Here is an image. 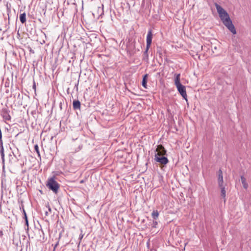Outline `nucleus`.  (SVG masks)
I'll list each match as a JSON object with an SVG mask.
<instances>
[{"label": "nucleus", "mask_w": 251, "mask_h": 251, "mask_svg": "<svg viewBox=\"0 0 251 251\" xmlns=\"http://www.w3.org/2000/svg\"><path fill=\"white\" fill-rule=\"evenodd\" d=\"M45 215H46V216H48L49 215V212L48 211H46L45 212Z\"/></svg>", "instance_id": "412c9836"}, {"label": "nucleus", "mask_w": 251, "mask_h": 251, "mask_svg": "<svg viewBox=\"0 0 251 251\" xmlns=\"http://www.w3.org/2000/svg\"><path fill=\"white\" fill-rule=\"evenodd\" d=\"M10 111L8 110V108H2L1 112L0 114L3 119L5 121H10L11 120V116L9 115Z\"/></svg>", "instance_id": "39448f33"}, {"label": "nucleus", "mask_w": 251, "mask_h": 251, "mask_svg": "<svg viewBox=\"0 0 251 251\" xmlns=\"http://www.w3.org/2000/svg\"><path fill=\"white\" fill-rule=\"evenodd\" d=\"M148 77V75L146 74L144 75L142 82V86L145 88H147V78Z\"/></svg>", "instance_id": "9d476101"}, {"label": "nucleus", "mask_w": 251, "mask_h": 251, "mask_svg": "<svg viewBox=\"0 0 251 251\" xmlns=\"http://www.w3.org/2000/svg\"><path fill=\"white\" fill-rule=\"evenodd\" d=\"M154 160L157 162L160 163L161 164L166 165L167 164L169 160L168 158L166 157H165L164 156H154Z\"/></svg>", "instance_id": "0eeeda50"}, {"label": "nucleus", "mask_w": 251, "mask_h": 251, "mask_svg": "<svg viewBox=\"0 0 251 251\" xmlns=\"http://www.w3.org/2000/svg\"><path fill=\"white\" fill-rule=\"evenodd\" d=\"M215 7L219 14V17L222 21L223 24L228 28V29L233 34L236 33V29L234 25L229 16L227 12L220 5L215 3Z\"/></svg>", "instance_id": "f257e3e1"}, {"label": "nucleus", "mask_w": 251, "mask_h": 251, "mask_svg": "<svg viewBox=\"0 0 251 251\" xmlns=\"http://www.w3.org/2000/svg\"><path fill=\"white\" fill-rule=\"evenodd\" d=\"M83 237V235L82 234H81L79 235V239H80V240H81V239H82Z\"/></svg>", "instance_id": "a211bd4d"}, {"label": "nucleus", "mask_w": 251, "mask_h": 251, "mask_svg": "<svg viewBox=\"0 0 251 251\" xmlns=\"http://www.w3.org/2000/svg\"><path fill=\"white\" fill-rule=\"evenodd\" d=\"M218 185L219 186H222V184H223V172L221 169H220L218 172Z\"/></svg>", "instance_id": "6e6552de"}, {"label": "nucleus", "mask_w": 251, "mask_h": 251, "mask_svg": "<svg viewBox=\"0 0 251 251\" xmlns=\"http://www.w3.org/2000/svg\"><path fill=\"white\" fill-rule=\"evenodd\" d=\"M34 149H35L36 152H37V153L38 154V157L41 158V156H40V152H39V147H38V146L37 145H35L34 146Z\"/></svg>", "instance_id": "dca6fc26"}, {"label": "nucleus", "mask_w": 251, "mask_h": 251, "mask_svg": "<svg viewBox=\"0 0 251 251\" xmlns=\"http://www.w3.org/2000/svg\"><path fill=\"white\" fill-rule=\"evenodd\" d=\"M152 38V30L151 29L148 31L147 36V45L146 50L144 52V56L143 59L146 61L148 60L149 59V55H148V50L151 44Z\"/></svg>", "instance_id": "20e7f679"}, {"label": "nucleus", "mask_w": 251, "mask_h": 251, "mask_svg": "<svg viewBox=\"0 0 251 251\" xmlns=\"http://www.w3.org/2000/svg\"><path fill=\"white\" fill-rule=\"evenodd\" d=\"M20 21L22 24H24L26 22V14L24 12L20 15Z\"/></svg>", "instance_id": "ddd939ff"}, {"label": "nucleus", "mask_w": 251, "mask_h": 251, "mask_svg": "<svg viewBox=\"0 0 251 251\" xmlns=\"http://www.w3.org/2000/svg\"><path fill=\"white\" fill-rule=\"evenodd\" d=\"M0 154H1L2 158L3 159L4 154V149H3V143L0 144Z\"/></svg>", "instance_id": "2eb2a0df"}, {"label": "nucleus", "mask_w": 251, "mask_h": 251, "mask_svg": "<svg viewBox=\"0 0 251 251\" xmlns=\"http://www.w3.org/2000/svg\"><path fill=\"white\" fill-rule=\"evenodd\" d=\"M157 224V222H154V224Z\"/></svg>", "instance_id": "b1692460"}, {"label": "nucleus", "mask_w": 251, "mask_h": 251, "mask_svg": "<svg viewBox=\"0 0 251 251\" xmlns=\"http://www.w3.org/2000/svg\"><path fill=\"white\" fill-rule=\"evenodd\" d=\"M47 187L56 194L59 189L60 185L57 183L53 177L49 178L46 183Z\"/></svg>", "instance_id": "7ed1b4c3"}, {"label": "nucleus", "mask_w": 251, "mask_h": 251, "mask_svg": "<svg viewBox=\"0 0 251 251\" xmlns=\"http://www.w3.org/2000/svg\"><path fill=\"white\" fill-rule=\"evenodd\" d=\"M180 74H176V77L175 79V84L177 88V89L181 96L186 101H187V94L186 92L185 87L182 85L180 82Z\"/></svg>", "instance_id": "f03ea898"}, {"label": "nucleus", "mask_w": 251, "mask_h": 251, "mask_svg": "<svg viewBox=\"0 0 251 251\" xmlns=\"http://www.w3.org/2000/svg\"><path fill=\"white\" fill-rule=\"evenodd\" d=\"M35 88H36V86H35V82L34 81V84H33V88L35 89Z\"/></svg>", "instance_id": "aec40b11"}, {"label": "nucleus", "mask_w": 251, "mask_h": 251, "mask_svg": "<svg viewBox=\"0 0 251 251\" xmlns=\"http://www.w3.org/2000/svg\"><path fill=\"white\" fill-rule=\"evenodd\" d=\"M241 180L244 188L245 189H247L248 188V184L246 181V179L245 178V177H244V176H241Z\"/></svg>", "instance_id": "9b49d317"}, {"label": "nucleus", "mask_w": 251, "mask_h": 251, "mask_svg": "<svg viewBox=\"0 0 251 251\" xmlns=\"http://www.w3.org/2000/svg\"><path fill=\"white\" fill-rule=\"evenodd\" d=\"M24 219H25V225L27 226V228H25V229L28 230V220H27V217L26 214H25V217H24Z\"/></svg>", "instance_id": "f3484780"}, {"label": "nucleus", "mask_w": 251, "mask_h": 251, "mask_svg": "<svg viewBox=\"0 0 251 251\" xmlns=\"http://www.w3.org/2000/svg\"><path fill=\"white\" fill-rule=\"evenodd\" d=\"M23 214L24 215V217H25V214H26L25 211V210L24 209H23Z\"/></svg>", "instance_id": "6ab92c4d"}, {"label": "nucleus", "mask_w": 251, "mask_h": 251, "mask_svg": "<svg viewBox=\"0 0 251 251\" xmlns=\"http://www.w3.org/2000/svg\"><path fill=\"white\" fill-rule=\"evenodd\" d=\"M48 210H49V211L50 212H51V208L50 207V206H48Z\"/></svg>", "instance_id": "4be33fe9"}, {"label": "nucleus", "mask_w": 251, "mask_h": 251, "mask_svg": "<svg viewBox=\"0 0 251 251\" xmlns=\"http://www.w3.org/2000/svg\"><path fill=\"white\" fill-rule=\"evenodd\" d=\"M158 215L159 213L157 210H154L152 212L151 216L154 219H156L158 218Z\"/></svg>", "instance_id": "4468645a"}, {"label": "nucleus", "mask_w": 251, "mask_h": 251, "mask_svg": "<svg viewBox=\"0 0 251 251\" xmlns=\"http://www.w3.org/2000/svg\"><path fill=\"white\" fill-rule=\"evenodd\" d=\"M151 251H152V250H151Z\"/></svg>", "instance_id": "393cba45"}, {"label": "nucleus", "mask_w": 251, "mask_h": 251, "mask_svg": "<svg viewBox=\"0 0 251 251\" xmlns=\"http://www.w3.org/2000/svg\"><path fill=\"white\" fill-rule=\"evenodd\" d=\"M155 151L157 153L155 154V156H164L166 154V150L162 145H158Z\"/></svg>", "instance_id": "423d86ee"}, {"label": "nucleus", "mask_w": 251, "mask_h": 251, "mask_svg": "<svg viewBox=\"0 0 251 251\" xmlns=\"http://www.w3.org/2000/svg\"><path fill=\"white\" fill-rule=\"evenodd\" d=\"M73 108L74 109H80V102L79 100H74L73 103Z\"/></svg>", "instance_id": "f8f14e48"}, {"label": "nucleus", "mask_w": 251, "mask_h": 251, "mask_svg": "<svg viewBox=\"0 0 251 251\" xmlns=\"http://www.w3.org/2000/svg\"><path fill=\"white\" fill-rule=\"evenodd\" d=\"M221 188V197L225 199L224 201H225V198L226 196V191L225 190V187L223 185V184H222V186H219Z\"/></svg>", "instance_id": "1a4fd4ad"}, {"label": "nucleus", "mask_w": 251, "mask_h": 251, "mask_svg": "<svg viewBox=\"0 0 251 251\" xmlns=\"http://www.w3.org/2000/svg\"><path fill=\"white\" fill-rule=\"evenodd\" d=\"M57 246V244H56L54 247V248H55L56 246ZM55 250V248H54V250Z\"/></svg>", "instance_id": "5701e85b"}]
</instances>
